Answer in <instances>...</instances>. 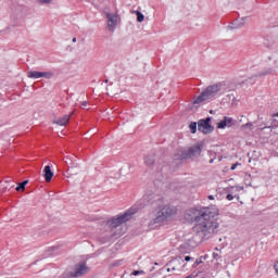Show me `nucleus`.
<instances>
[{"mask_svg": "<svg viewBox=\"0 0 278 278\" xmlns=\"http://www.w3.org/2000/svg\"><path fill=\"white\" fill-rule=\"evenodd\" d=\"M218 216V207L208 206L195 212L193 231L202 238L210 240L214 235L218 233L220 224L214 220Z\"/></svg>", "mask_w": 278, "mask_h": 278, "instance_id": "f257e3e1", "label": "nucleus"}, {"mask_svg": "<svg viewBox=\"0 0 278 278\" xmlns=\"http://www.w3.org/2000/svg\"><path fill=\"white\" fill-rule=\"evenodd\" d=\"M173 216H177V207L170 204L159 205L156 214H154L152 220L149 222L150 229H155L159 225L170 220Z\"/></svg>", "mask_w": 278, "mask_h": 278, "instance_id": "f03ea898", "label": "nucleus"}, {"mask_svg": "<svg viewBox=\"0 0 278 278\" xmlns=\"http://www.w3.org/2000/svg\"><path fill=\"white\" fill-rule=\"evenodd\" d=\"M136 214V208H129L123 215H118L117 217H113L106 222L108 227L112 231L113 238H121L125 233L123 230L124 223L127 220H131V217Z\"/></svg>", "mask_w": 278, "mask_h": 278, "instance_id": "7ed1b4c3", "label": "nucleus"}, {"mask_svg": "<svg viewBox=\"0 0 278 278\" xmlns=\"http://www.w3.org/2000/svg\"><path fill=\"white\" fill-rule=\"evenodd\" d=\"M227 90H229V86L225 81L208 86L205 91L194 98L193 105H199V103H203V101H210V99H214L216 94H223L227 92Z\"/></svg>", "mask_w": 278, "mask_h": 278, "instance_id": "20e7f679", "label": "nucleus"}, {"mask_svg": "<svg viewBox=\"0 0 278 278\" xmlns=\"http://www.w3.org/2000/svg\"><path fill=\"white\" fill-rule=\"evenodd\" d=\"M88 273H90V267L86 266V263H79L74 266L72 271H64L62 278H79L84 277V275H88Z\"/></svg>", "mask_w": 278, "mask_h": 278, "instance_id": "39448f33", "label": "nucleus"}, {"mask_svg": "<svg viewBox=\"0 0 278 278\" xmlns=\"http://www.w3.org/2000/svg\"><path fill=\"white\" fill-rule=\"evenodd\" d=\"M104 16L106 18L108 31L114 34V31H116V27H118V13H110L105 11Z\"/></svg>", "mask_w": 278, "mask_h": 278, "instance_id": "423d86ee", "label": "nucleus"}, {"mask_svg": "<svg viewBox=\"0 0 278 278\" xmlns=\"http://www.w3.org/2000/svg\"><path fill=\"white\" fill-rule=\"evenodd\" d=\"M201 155V146H193L182 151V160H194Z\"/></svg>", "mask_w": 278, "mask_h": 278, "instance_id": "0eeeda50", "label": "nucleus"}, {"mask_svg": "<svg viewBox=\"0 0 278 278\" xmlns=\"http://www.w3.org/2000/svg\"><path fill=\"white\" fill-rule=\"evenodd\" d=\"M212 118L207 117L206 119H200L198 122V129L202 131V134H212L214 131V126L210 125Z\"/></svg>", "mask_w": 278, "mask_h": 278, "instance_id": "6e6552de", "label": "nucleus"}, {"mask_svg": "<svg viewBox=\"0 0 278 278\" xmlns=\"http://www.w3.org/2000/svg\"><path fill=\"white\" fill-rule=\"evenodd\" d=\"M75 114V112H72L71 114L64 115L61 118L54 119V125H60L61 127H64L67 125L68 121H71V117Z\"/></svg>", "mask_w": 278, "mask_h": 278, "instance_id": "1a4fd4ad", "label": "nucleus"}, {"mask_svg": "<svg viewBox=\"0 0 278 278\" xmlns=\"http://www.w3.org/2000/svg\"><path fill=\"white\" fill-rule=\"evenodd\" d=\"M233 118L224 117L220 122L217 123V129H225V127H232Z\"/></svg>", "mask_w": 278, "mask_h": 278, "instance_id": "9d476101", "label": "nucleus"}, {"mask_svg": "<svg viewBox=\"0 0 278 278\" xmlns=\"http://www.w3.org/2000/svg\"><path fill=\"white\" fill-rule=\"evenodd\" d=\"M43 177L47 182H49V181H51V179H53V172L51 170V166L47 165L43 168Z\"/></svg>", "mask_w": 278, "mask_h": 278, "instance_id": "9b49d317", "label": "nucleus"}, {"mask_svg": "<svg viewBox=\"0 0 278 278\" xmlns=\"http://www.w3.org/2000/svg\"><path fill=\"white\" fill-rule=\"evenodd\" d=\"M65 164L67 166H77V157L75 155L65 156Z\"/></svg>", "mask_w": 278, "mask_h": 278, "instance_id": "f8f14e48", "label": "nucleus"}, {"mask_svg": "<svg viewBox=\"0 0 278 278\" xmlns=\"http://www.w3.org/2000/svg\"><path fill=\"white\" fill-rule=\"evenodd\" d=\"M12 188H14V182L4 181V182L2 184V189H1V191H2V192H8V190H12Z\"/></svg>", "mask_w": 278, "mask_h": 278, "instance_id": "ddd939ff", "label": "nucleus"}, {"mask_svg": "<svg viewBox=\"0 0 278 278\" xmlns=\"http://www.w3.org/2000/svg\"><path fill=\"white\" fill-rule=\"evenodd\" d=\"M29 79H41V72L31 71L28 72Z\"/></svg>", "mask_w": 278, "mask_h": 278, "instance_id": "4468645a", "label": "nucleus"}, {"mask_svg": "<svg viewBox=\"0 0 278 278\" xmlns=\"http://www.w3.org/2000/svg\"><path fill=\"white\" fill-rule=\"evenodd\" d=\"M270 74H273V68L269 67V68L258 72L256 74V77H265V75H270Z\"/></svg>", "mask_w": 278, "mask_h": 278, "instance_id": "2eb2a0df", "label": "nucleus"}, {"mask_svg": "<svg viewBox=\"0 0 278 278\" xmlns=\"http://www.w3.org/2000/svg\"><path fill=\"white\" fill-rule=\"evenodd\" d=\"M53 72H41V78L43 79H51L53 78Z\"/></svg>", "mask_w": 278, "mask_h": 278, "instance_id": "dca6fc26", "label": "nucleus"}, {"mask_svg": "<svg viewBox=\"0 0 278 278\" xmlns=\"http://www.w3.org/2000/svg\"><path fill=\"white\" fill-rule=\"evenodd\" d=\"M29 184V180H24L23 182H20L16 187V191L20 192V190H25V186Z\"/></svg>", "mask_w": 278, "mask_h": 278, "instance_id": "f3484780", "label": "nucleus"}, {"mask_svg": "<svg viewBox=\"0 0 278 278\" xmlns=\"http://www.w3.org/2000/svg\"><path fill=\"white\" fill-rule=\"evenodd\" d=\"M37 3H39V5H51L53 0H37Z\"/></svg>", "mask_w": 278, "mask_h": 278, "instance_id": "a211bd4d", "label": "nucleus"}, {"mask_svg": "<svg viewBox=\"0 0 278 278\" xmlns=\"http://www.w3.org/2000/svg\"><path fill=\"white\" fill-rule=\"evenodd\" d=\"M153 162H155V161L153 160V156H147L146 160H144V164H146L147 166H152Z\"/></svg>", "mask_w": 278, "mask_h": 278, "instance_id": "6ab92c4d", "label": "nucleus"}, {"mask_svg": "<svg viewBox=\"0 0 278 278\" xmlns=\"http://www.w3.org/2000/svg\"><path fill=\"white\" fill-rule=\"evenodd\" d=\"M138 23H142L144 21V15L140 11H136Z\"/></svg>", "mask_w": 278, "mask_h": 278, "instance_id": "aec40b11", "label": "nucleus"}, {"mask_svg": "<svg viewBox=\"0 0 278 278\" xmlns=\"http://www.w3.org/2000/svg\"><path fill=\"white\" fill-rule=\"evenodd\" d=\"M242 129H248V131H253L254 127L252 123H247L242 125Z\"/></svg>", "mask_w": 278, "mask_h": 278, "instance_id": "412c9836", "label": "nucleus"}, {"mask_svg": "<svg viewBox=\"0 0 278 278\" xmlns=\"http://www.w3.org/2000/svg\"><path fill=\"white\" fill-rule=\"evenodd\" d=\"M189 129H190L191 134H197V123H195V122H192V123L189 125Z\"/></svg>", "mask_w": 278, "mask_h": 278, "instance_id": "4be33fe9", "label": "nucleus"}, {"mask_svg": "<svg viewBox=\"0 0 278 278\" xmlns=\"http://www.w3.org/2000/svg\"><path fill=\"white\" fill-rule=\"evenodd\" d=\"M142 273H144L143 270H135L134 273H132V275L135 276V277H138V275H142Z\"/></svg>", "mask_w": 278, "mask_h": 278, "instance_id": "5701e85b", "label": "nucleus"}, {"mask_svg": "<svg viewBox=\"0 0 278 278\" xmlns=\"http://www.w3.org/2000/svg\"><path fill=\"white\" fill-rule=\"evenodd\" d=\"M238 166H240V163H235L231 165V170H236V168H238Z\"/></svg>", "mask_w": 278, "mask_h": 278, "instance_id": "b1692460", "label": "nucleus"}, {"mask_svg": "<svg viewBox=\"0 0 278 278\" xmlns=\"http://www.w3.org/2000/svg\"><path fill=\"white\" fill-rule=\"evenodd\" d=\"M237 190V192H240V190H244V187H240V186H236V187H232Z\"/></svg>", "mask_w": 278, "mask_h": 278, "instance_id": "393cba45", "label": "nucleus"}, {"mask_svg": "<svg viewBox=\"0 0 278 278\" xmlns=\"http://www.w3.org/2000/svg\"><path fill=\"white\" fill-rule=\"evenodd\" d=\"M227 200H228V201H233V195L228 194V195H227Z\"/></svg>", "mask_w": 278, "mask_h": 278, "instance_id": "a878e982", "label": "nucleus"}, {"mask_svg": "<svg viewBox=\"0 0 278 278\" xmlns=\"http://www.w3.org/2000/svg\"><path fill=\"white\" fill-rule=\"evenodd\" d=\"M274 268H275V270H276V273H277V275H278V262H276Z\"/></svg>", "mask_w": 278, "mask_h": 278, "instance_id": "bb28decb", "label": "nucleus"}, {"mask_svg": "<svg viewBox=\"0 0 278 278\" xmlns=\"http://www.w3.org/2000/svg\"><path fill=\"white\" fill-rule=\"evenodd\" d=\"M190 260H192V257H190V256L185 257V262H190Z\"/></svg>", "mask_w": 278, "mask_h": 278, "instance_id": "cd10ccee", "label": "nucleus"}, {"mask_svg": "<svg viewBox=\"0 0 278 278\" xmlns=\"http://www.w3.org/2000/svg\"><path fill=\"white\" fill-rule=\"evenodd\" d=\"M81 105H84V108H86V105H88V101H84V102L81 103Z\"/></svg>", "mask_w": 278, "mask_h": 278, "instance_id": "c85d7f7f", "label": "nucleus"}, {"mask_svg": "<svg viewBox=\"0 0 278 278\" xmlns=\"http://www.w3.org/2000/svg\"><path fill=\"white\" fill-rule=\"evenodd\" d=\"M210 201H214V195H208Z\"/></svg>", "mask_w": 278, "mask_h": 278, "instance_id": "c756f323", "label": "nucleus"}, {"mask_svg": "<svg viewBox=\"0 0 278 278\" xmlns=\"http://www.w3.org/2000/svg\"><path fill=\"white\" fill-rule=\"evenodd\" d=\"M72 41H73V42H77V37H74V38L72 39Z\"/></svg>", "mask_w": 278, "mask_h": 278, "instance_id": "7c9ffc66", "label": "nucleus"}, {"mask_svg": "<svg viewBox=\"0 0 278 278\" xmlns=\"http://www.w3.org/2000/svg\"><path fill=\"white\" fill-rule=\"evenodd\" d=\"M58 247H52V251H58Z\"/></svg>", "mask_w": 278, "mask_h": 278, "instance_id": "2f4dec72", "label": "nucleus"}, {"mask_svg": "<svg viewBox=\"0 0 278 278\" xmlns=\"http://www.w3.org/2000/svg\"><path fill=\"white\" fill-rule=\"evenodd\" d=\"M210 164H214V159H211V160H210Z\"/></svg>", "mask_w": 278, "mask_h": 278, "instance_id": "473e14b6", "label": "nucleus"}]
</instances>
